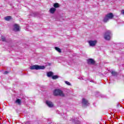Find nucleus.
Segmentation results:
<instances>
[{"label":"nucleus","instance_id":"9","mask_svg":"<svg viewBox=\"0 0 124 124\" xmlns=\"http://www.w3.org/2000/svg\"><path fill=\"white\" fill-rule=\"evenodd\" d=\"M82 104H83V105H85V106H87V105H89V104H90V103H89L88 100H86V99L85 98L82 99Z\"/></svg>","mask_w":124,"mask_h":124},{"label":"nucleus","instance_id":"5","mask_svg":"<svg viewBox=\"0 0 124 124\" xmlns=\"http://www.w3.org/2000/svg\"><path fill=\"white\" fill-rule=\"evenodd\" d=\"M97 42L96 40H90L89 41L88 43L90 46H91L92 47H93V46H95V45L96 44Z\"/></svg>","mask_w":124,"mask_h":124},{"label":"nucleus","instance_id":"10","mask_svg":"<svg viewBox=\"0 0 124 124\" xmlns=\"http://www.w3.org/2000/svg\"><path fill=\"white\" fill-rule=\"evenodd\" d=\"M56 8H51L49 10V12L50 13H51V14H54V13H55V12H56Z\"/></svg>","mask_w":124,"mask_h":124},{"label":"nucleus","instance_id":"3","mask_svg":"<svg viewBox=\"0 0 124 124\" xmlns=\"http://www.w3.org/2000/svg\"><path fill=\"white\" fill-rule=\"evenodd\" d=\"M30 69L33 70L35 69L36 70H39L40 69H45V66H39L38 65H33L30 67Z\"/></svg>","mask_w":124,"mask_h":124},{"label":"nucleus","instance_id":"15","mask_svg":"<svg viewBox=\"0 0 124 124\" xmlns=\"http://www.w3.org/2000/svg\"><path fill=\"white\" fill-rule=\"evenodd\" d=\"M54 49L59 53H62V49L58 47H55Z\"/></svg>","mask_w":124,"mask_h":124},{"label":"nucleus","instance_id":"18","mask_svg":"<svg viewBox=\"0 0 124 124\" xmlns=\"http://www.w3.org/2000/svg\"><path fill=\"white\" fill-rule=\"evenodd\" d=\"M111 74L113 76H117V72H115V71H112L111 72Z\"/></svg>","mask_w":124,"mask_h":124},{"label":"nucleus","instance_id":"1","mask_svg":"<svg viewBox=\"0 0 124 124\" xmlns=\"http://www.w3.org/2000/svg\"><path fill=\"white\" fill-rule=\"evenodd\" d=\"M114 18V15L112 13H109L106 15L103 19L104 23H107L109 20H112Z\"/></svg>","mask_w":124,"mask_h":124},{"label":"nucleus","instance_id":"21","mask_svg":"<svg viewBox=\"0 0 124 124\" xmlns=\"http://www.w3.org/2000/svg\"><path fill=\"white\" fill-rule=\"evenodd\" d=\"M121 13L124 15V10L121 11Z\"/></svg>","mask_w":124,"mask_h":124},{"label":"nucleus","instance_id":"20","mask_svg":"<svg viewBox=\"0 0 124 124\" xmlns=\"http://www.w3.org/2000/svg\"><path fill=\"white\" fill-rule=\"evenodd\" d=\"M8 73H9V72L7 71H6L4 72V74L5 75V74H8Z\"/></svg>","mask_w":124,"mask_h":124},{"label":"nucleus","instance_id":"4","mask_svg":"<svg viewBox=\"0 0 124 124\" xmlns=\"http://www.w3.org/2000/svg\"><path fill=\"white\" fill-rule=\"evenodd\" d=\"M104 38L106 40H110L111 39V31L108 30L104 34Z\"/></svg>","mask_w":124,"mask_h":124},{"label":"nucleus","instance_id":"12","mask_svg":"<svg viewBox=\"0 0 124 124\" xmlns=\"http://www.w3.org/2000/svg\"><path fill=\"white\" fill-rule=\"evenodd\" d=\"M15 103H17L18 105H21V103H22V100L20 99H17L15 101Z\"/></svg>","mask_w":124,"mask_h":124},{"label":"nucleus","instance_id":"17","mask_svg":"<svg viewBox=\"0 0 124 124\" xmlns=\"http://www.w3.org/2000/svg\"><path fill=\"white\" fill-rule=\"evenodd\" d=\"M1 40L3 42H4L6 41V40L5 39V37H4L3 36H1Z\"/></svg>","mask_w":124,"mask_h":124},{"label":"nucleus","instance_id":"2","mask_svg":"<svg viewBox=\"0 0 124 124\" xmlns=\"http://www.w3.org/2000/svg\"><path fill=\"white\" fill-rule=\"evenodd\" d=\"M53 95L55 96H58L59 95L60 96H64V94H63V93H62V90L56 89L53 91Z\"/></svg>","mask_w":124,"mask_h":124},{"label":"nucleus","instance_id":"13","mask_svg":"<svg viewBox=\"0 0 124 124\" xmlns=\"http://www.w3.org/2000/svg\"><path fill=\"white\" fill-rule=\"evenodd\" d=\"M11 19H12V17H11V16H7L4 17V19L6 21H10V20H11Z\"/></svg>","mask_w":124,"mask_h":124},{"label":"nucleus","instance_id":"8","mask_svg":"<svg viewBox=\"0 0 124 124\" xmlns=\"http://www.w3.org/2000/svg\"><path fill=\"white\" fill-rule=\"evenodd\" d=\"M46 105L50 108H52V107H54V104H53V102L51 101H46Z\"/></svg>","mask_w":124,"mask_h":124},{"label":"nucleus","instance_id":"16","mask_svg":"<svg viewBox=\"0 0 124 124\" xmlns=\"http://www.w3.org/2000/svg\"><path fill=\"white\" fill-rule=\"evenodd\" d=\"M58 78H59V76L57 75L53 76L52 77V79H53V80H56V79H58Z\"/></svg>","mask_w":124,"mask_h":124},{"label":"nucleus","instance_id":"11","mask_svg":"<svg viewBox=\"0 0 124 124\" xmlns=\"http://www.w3.org/2000/svg\"><path fill=\"white\" fill-rule=\"evenodd\" d=\"M53 75H54V73L52 71H50L47 73V77H52Z\"/></svg>","mask_w":124,"mask_h":124},{"label":"nucleus","instance_id":"6","mask_svg":"<svg viewBox=\"0 0 124 124\" xmlns=\"http://www.w3.org/2000/svg\"><path fill=\"white\" fill-rule=\"evenodd\" d=\"M13 31H20V26L18 24H15L14 25Z\"/></svg>","mask_w":124,"mask_h":124},{"label":"nucleus","instance_id":"14","mask_svg":"<svg viewBox=\"0 0 124 124\" xmlns=\"http://www.w3.org/2000/svg\"><path fill=\"white\" fill-rule=\"evenodd\" d=\"M53 7L54 8H58V7H60V5L58 3H55L53 4Z\"/></svg>","mask_w":124,"mask_h":124},{"label":"nucleus","instance_id":"19","mask_svg":"<svg viewBox=\"0 0 124 124\" xmlns=\"http://www.w3.org/2000/svg\"><path fill=\"white\" fill-rule=\"evenodd\" d=\"M65 84H66V85H68V86H70L71 84H70V82L66 81H65Z\"/></svg>","mask_w":124,"mask_h":124},{"label":"nucleus","instance_id":"7","mask_svg":"<svg viewBox=\"0 0 124 124\" xmlns=\"http://www.w3.org/2000/svg\"><path fill=\"white\" fill-rule=\"evenodd\" d=\"M87 63L88 64H94L95 61L93 59H89L87 60Z\"/></svg>","mask_w":124,"mask_h":124}]
</instances>
